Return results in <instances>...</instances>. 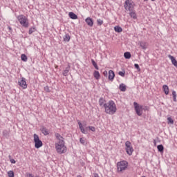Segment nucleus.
I'll return each instance as SVG.
<instances>
[{"instance_id": "nucleus-39", "label": "nucleus", "mask_w": 177, "mask_h": 177, "mask_svg": "<svg viewBox=\"0 0 177 177\" xmlns=\"http://www.w3.org/2000/svg\"><path fill=\"white\" fill-rule=\"evenodd\" d=\"M103 75H104V77H107V75H108L107 71H105L103 72Z\"/></svg>"}, {"instance_id": "nucleus-3", "label": "nucleus", "mask_w": 177, "mask_h": 177, "mask_svg": "<svg viewBox=\"0 0 177 177\" xmlns=\"http://www.w3.org/2000/svg\"><path fill=\"white\" fill-rule=\"evenodd\" d=\"M17 19L19 24H21V26H22L24 28H28V27H30V21H28V18H27L26 15H18L17 17Z\"/></svg>"}, {"instance_id": "nucleus-37", "label": "nucleus", "mask_w": 177, "mask_h": 177, "mask_svg": "<svg viewBox=\"0 0 177 177\" xmlns=\"http://www.w3.org/2000/svg\"><path fill=\"white\" fill-rule=\"evenodd\" d=\"M80 142L82 145H85V140H84V138H80Z\"/></svg>"}, {"instance_id": "nucleus-46", "label": "nucleus", "mask_w": 177, "mask_h": 177, "mask_svg": "<svg viewBox=\"0 0 177 177\" xmlns=\"http://www.w3.org/2000/svg\"><path fill=\"white\" fill-rule=\"evenodd\" d=\"M145 1H147V0H144Z\"/></svg>"}, {"instance_id": "nucleus-32", "label": "nucleus", "mask_w": 177, "mask_h": 177, "mask_svg": "<svg viewBox=\"0 0 177 177\" xmlns=\"http://www.w3.org/2000/svg\"><path fill=\"white\" fill-rule=\"evenodd\" d=\"M8 177H15V172L12 170L8 171Z\"/></svg>"}, {"instance_id": "nucleus-31", "label": "nucleus", "mask_w": 177, "mask_h": 177, "mask_svg": "<svg viewBox=\"0 0 177 177\" xmlns=\"http://www.w3.org/2000/svg\"><path fill=\"white\" fill-rule=\"evenodd\" d=\"M131 53L129 52H126L124 53V57L126 58V59H129L131 57Z\"/></svg>"}, {"instance_id": "nucleus-10", "label": "nucleus", "mask_w": 177, "mask_h": 177, "mask_svg": "<svg viewBox=\"0 0 177 177\" xmlns=\"http://www.w3.org/2000/svg\"><path fill=\"white\" fill-rule=\"evenodd\" d=\"M85 21L86 24L88 26V27H93V19L92 18L88 17L86 19Z\"/></svg>"}, {"instance_id": "nucleus-33", "label": "nucleus", "mask_w": 177, "mask_h": 177, "mask_svg": "<svg viewBox=\"0 0 177 177\" xmlns=\"http://www.w3.org/2000/svg\"><path fill=\"white\" fill-rule=\"evenodd\" d=\"M167 123L168 124H174V120H173V118H171V117L167 118Z\"/></svg>"}, {"instance_id": "nucleus-6", "label": "nucleus", "mask_w": 177, "mask_h": 177, "mask_svg": "<svg viewBox=\"0 0 177 177\" xmlns=\"http://www.w3.org/2000/svg\"><path fill=\"white\" fill-rule=\"evenodd\" d=\"M34 142H35V147L36 149H39L40 147H42V141L39 140V136L37 134H34Z\"/></svg>"}, {"instance_id": "nucleus-21", "label": "nucleus", "mask_w": 177, "mask_h": 177, "mask_svg": "<svg viewBox=\"0 0 177 177\" xmlns=\"http://www.w3.org/2000/svg\"><path fill=\"white\" fill-rule=\"evenodd\" d=\"M93 77L95 80H100V73L97 71H95L93 73Z\"/></svg>"}, {"instance_id": "nucleus-14", "label": "nucleus", "mask_w": 177, "mask_h": 177, "mask_svg": "<svg viewBox=\"0 0 177 177\" xmlns=\"http://www.w3.org/2000/svg\"><path fill=\"white\" fill-rule=\"evenodd\" d=\"M41 133H44L45 136L49 135V130L45 127H41L40 129Z\"/></svg>"}, {"instance_id": "nucleus-15", "label": "nucleus", "mask_w": 177, "mask_h": 177, "mask_svg": "<svg viewBox=\"0 0 177 177\" xmlns=\"http://www.w3.org/2000/svg\"><path fill=\"white\" fill-rule=\"evenodd\" d=\"M139 45L142 48V49H144L145 50H146V49H147V42L140 41Z\"/></svg>"}, {"instance_id": "nucleus-23", "label": "nucleus", "mask_w": 177, "mask_h": 177, "mask_svg": "<svg viewBox=\"0 0 177 177\" xmlns=\"http://www.w3.org/2000/svg\"><path fill=\"white\" fill-rule=\"evenodd\" d=\"M105 100H104L103 97L100 98L99 100V104L101 107H104V104H106V103H104Z\"/></svg>"}, {"instance_id": "nucleus-27", "label": "nucleus", "mask_w": 177, "mask_h": 177, "mask_svg": "<svg viewBox=\"0 0 177 177\" xmlns=\"http://www.w3.org/2000/svg\"><path fill=\"white\" fill-rule=\"evenodd\" d=\"M35 31H37V29L35 28V27H31L29 29L28 34L31 35V34H32V32H35Z\"/></svg>"}, {"instance_id": "nucleus-4", "label": "nucleus", "mask_w": 177, "mask_h": 177, "mask_svg": "<svg viewBox=\"0 0 177 177\" xmlns=\"http://www.w3.org/2000/svg\"><path fill=\"white\" fill-rule=\"evenodd\" d=\"M117 168L119 172H122V171H125V169L128 168V162H127L126 160H123L118 162Z\"/></svg>"}, {"instance_id": "nucleus-19", "label": "nucleus", "mask_w": 177, "mask_h": 177, "mask_svg": "<svg viewBox=\"0 0 177 177\" xmlns=\"http://www.w3.org/2000/svg\"><path fill=\"white\" fill-rule=\"evenodd\" d=\"M3 136H4V138H6L8 139V138H9V136H10V131L8 130H3Z\"/></svg>"}, {"instance_id": "nucleus-26", "label": "nucleus", "mask_w": 177, "mask_h": 177, "mask_svg": "<svg viewBox=\"0 0 177 177\" xmlns=\"http://www.w3.org/2000/svg\"><path fill=\"white\" fill-rule=\"evenodd\" d=\"M157 149L160 153L164 152V146L162 145H159L157 146Z\"/></svg>"}, {"instance_id": "nucleus-7", "label": "nucleus", "mask_w": 177, "mask_h": 177, "mask_svg": "<svg viewBox=\"0 0 177 177\" xmlns=\"http://www.w3.org/2000/svg\"><path fill=\"white\" fill-rule=\"evenodd\" d=\"M133 106H134L136 114L139 115V117H140V115L143 114V106L138 104V102H133Z\"/></svg>"}, {"instance_id": "nucleus-16", "label": "nucleus", "mask_w": 177, "mask_h": 177, "mask_svg": "<svg viewBox=\"0 0 177 177\" xmlns=\"http://www.w3.org/2000/svg\"><path fill=\"white\" fill-rule=\"evenodd\" d=\"M129 16L132 19H134V20H136V19H138V17L136 16V12L134 10L130 11Z\"/></svg>"}, {"instance_id": "nucleus-30", "label": "nucleus", "mask_w": 177, "mask_h": 177, "mask_svg": "<svg viewBox=\"0 0 177 177\" xmlns=\"http://www.w3.org/2000/svg\"><path fill=\"white\" fill-rule=\"evenodd\" d=\"M172 96H173V100L174 102H177V100H176V91H172Z\"/></svg>"}, {"instance_id": "nucleus-20", "label": "nucleus", "mask_w": 177, "mask_h": 177, "mask_svg": "<svg viewBox=\"0 0 177 177\" xmlns=\"http://www.w3.org/2000/svg\"><path fill=\"white\" fill-rule=\"evenodd\" d=\"M119 89L121 92H125V91H127V86L122 83L119 86Z\"/></svg>"}, {"instance_id": "nucleus-22", "label": "nucleus", "mask_w": 177, "mask_h": 177, "mask_svg": "<svg viewBox=\"0 0 177 177\" xmlns=\"http://www.w3.org/2000/svg\"><path fill=\"white\" fill-rule=\"evenodd\" d=\"M162 89L165 93V95H169V87L167 85H163Z\"/></svg>"}, {"instance_id": "nucleus-42", "label": "nucleus", "mask_w": 177, "mask_h": 177, "mask_svg": "<svg viewBox=\"0 0 177 177\" xmlns=\"http://www.w3.org/2000/svg\"><path fill=\"white\" fill-rule=\"evenodd\" d=\"M94 177H100V176H99V174H94Z\"/></svg>"}, {"instance_id": "nucleus-43", "label": "nucleus", "mask_w": 177, "mask_h": 177, "mask_svg": "<svg viewBox=\"0 0 177 177\" xmlns=\"http://www.w3.org/2000/svg\"><path fill=\"white\" fill-rule=\"evenodd\" d=\"M9 30H12V28L10 26H8Z\"/></svg>"}, {"instance_id": "nucleus-5", "label": "nucleus", "mask_w": 177, "mask_h": 177, "mask_svg": "<svg viewBox=\"0 0 177 177\" xmlns=\"http://www.w3.org/2000/svg\"><path fill=\"white\" fill-rule=\"evenodd\" d=\"M124 9L129 12L133 11L135 9L133 1L132 0H126L124 2Z\"/></svg>"}, {"instance_id": "nucleus-44", "label": "nucleus", "mask_w": 177, "mask_h": 177, "mask_svg": "<svg viewBox=\"0 0 177 177\" xmlns=\"http://www.w3.org/2000/svg\"><path fill=\"white\" fill-rule=\"evenodd\" d=\"M77 177H82L81 175H77Z\"/></svg>"}, {"instance_id": "nucleus-8", "label": "nucleus", "mask_w": 177, "mask_h": 177, "mask_svg": "<svg viewBox=\"0 0 177 177\" xmlns=\"http://www.w3.org/2000/svg\"><path fill=\"white\" fill-rule=\"evenodd\" d=\"M125 146H126V153L129 156H132V153H133V147H132V144L129 141H127L125 142Z\"/></svg>"}, {"instance_id": "nucleus-35", "label": "nucleus", "mask_w": 177, "mask_h": 177, "mask_svg": "<svg viewBox=\"0 0 177 177\" xmlns=\"http://www.w3.org/2000/svg\"><path fill=\"white\" fill-rule=\"evenodd\" d=\"M97 24L98 26H102V24H103V20L100 19H97Z\"/></svg>"}, {"instance_id": "nucleus-38", "label": "nucleus", "mask_w": 177, "mask_h": 177, "mask_svg": "<svg viewBox=\"0 0 177 177\" xmlns=\"http://www.w3.org/2000/svg\"><path fill=\"white\" fill-rule=\"evenodd\" d=\"M134 67H135V68H136L137 70H139V71H140V67H139V64H135Z\"/></svg>"}, {"instance_id": "nucleus-34", "label": "nucleus", "mask_w": 177, "mask_h": 177, "mask_svg": "<svg viewBox=\"0 0 177 177\" xmlns=\"http://www.w3.org/2000/svg\"><path fill=\"white\" fill-rule=\"evenodd\" d=\"M87 128L90 129V131H92V132H95L96 131V129L95 128V127H93V126H88Z\"/></svg>"}, {"instance_id": "nucleus-12", "label": "nucleus", "mask_w": 177, "mask_h": 177, "mask_svg": "<svg viewBox=\"0 0 177 177\" xmlns=\"http://www.w3.org/2000/svg\"><path fill=\"white\" fill-rule=\"evenodd\" d=\"M168 57L170 59L172 64L177 68V60L174 57V56L169 55Z\"/></svg>"}, {"instance_id": "nucleus-36", "label": "nucleus", "mask_w": 177, "mask_h": 177, "mask_svg": "<svg viewBox=\"0 0 177 177\" xmlns=\"http://www.w3.org/2000/svg\"><path fill=\"white\" fill-rule=\"evenodd\" d=\"M119 75H120V77H125V71H120L118 73Z\"/></svg>"}, {"instance_id": "nucleus-40", "label": "nucleus", "mask_w": 177, "mask_h": 177, "mask_svg": "<svg viewBox=\"0 0 177 177\" xmlns=\"http://www.w3.org/2000/svg\"><path fill=\"white\" fill-rule=\"evenodd\" d=\"M44 91H46V92H49V87L48 86H45Z\"/></svg>"}, {"instance_id": "nucleus-45", "label": "nucleus", "mask_w": 177, "mask_h": 177, "mask_svg": "<svg viewBox=\"0 0 177 177\" xmlns=\"http://www.w3.org/2000/svg\"><path fill=\"white\" fill-rule=\"evenodd\" d=\"M151 1H152V2H154V1H156V0H151Z\"/></svg>"}, {"instance_id": "nucleus-41", "label": "nucleus", "mask_w": 177, "mask_h": 177, "mask_svg": "<svg viewBox=\"0 0 177 177\" xmlns=\"http://www.w3.org/2000/svg\"><path fill=\"white\" fill-rule=\"evenodd\" d=\"M11 164H16V160L15 159H10Z\"/></svg>"}, {"instance_id": "nucleus-28", "label": "nucleus", "mask_w": 177, "mask_h": 177, "mask_svg": "<svg viewBox=\"0 0 177 177\" xmlns=\"http://www.w3.org/2000/svg\"><path fill=\"white\" fill-rule=\"evenodd\" d=\"M91 63L93 66L95 67V70H99V66H97V64H96V62H95L93 59H91Z\"/></svg>"}, {"instance_id": "nucleus-18", "label": "nucleus", "mask_w": 177, "mask_h": 177, "mask_svg": "<svg viewBox=\"0 0 177 177\" xmlns=\"http://www.w3.org/2000/svg\"><path fill=\"white\" fill-rule=\"evenodd\" d=\"M64 42H70V39H71V37H70V35L68 33H66L64 36Z\"/></svg>"}, {"instance_id": "nucleus-24", "label": "nucleus", "mask_w": 177, "mask_h": 177, "mask_svg": "<svg viewBox=\"0 0 177 177\" xmlns=\"http://www.w3.org/2000/svg\"><path fill=\"white\" fill-rule=\"evenodd\" d=\"M114 30L115 32H122V28L119 26H116L114 27Z\"/></svg>"}, {"instance_id": "nucleus-9", "label": "nucleus", "mask_w": 177, "mask_h": 177, "mask_svg": "<svg viewBox=\"0 0 177 177\" xmlns=\"http://www.w3.org/2000/svg\"><path fill=\"white\" fill-rule=\"evenodd\" d=\"M19 85L23 89H27V82H26V78L21 77V80L19 81Z\"/></svg>"}, {"instance_id": "nucleus-13", "label": "nucleus", "mask_w": 177, "mask_h": 177, "mask_svg": "<svg viewBox=\"0 0 177 177\" xmlns=\"http://www.w3.org/2000/svg\"><path fill=\"white\" fill-rule=\"evenodd\" d=\"M114 77H115V74L114 73V71L112 70H110L109 71V81H113L114 80Z\"/></svg>"}, {"instance_id": "nucleus-25", "label": "nucleus", "mask_w": 177, "mask_h": 177, "mask_svg": "<svg viewBox=\"0 0 177 177\" xmlns=\"http://www.w3.org/2000/svg\"><path fill=\"white\" fill-rule=\"evenodd\" d=\"M68 71H70V66L66 68V69L63 72V75L64 77H67L68 75Z\"/></svg>"}, {"instance_id": "nucleus-17", "label": "nucleus", "mask_w": 177, "mask_h": 177, "mask_svg": "<svg viewBox=\"0 0 177 177\" xmlns=\"http://www.w3.org/2000/svg\"><path fill=\"white\" fill-rule=\"evenodd\" d=\"M68 16L70 19H72L73 20H77V19H78V16L73 12H69Z\"/></svg>"}, {"instance_id": "nucleus-2", "label": "nucleus", "mask_w": 177, "mask_h": 177, "mask_svg": "<svg viewBox=\"0 0 177 177\" xmlns=\"http://www.w3.org/2000/svg\"><path fill=\"white\" fill-rule=\"evenodd\" d=\"M105 113L113 115L117 113V105L115 102L113 100H110L108 102L104 104Z\"/></svg>"}, {"instance_id": "nucleus-11", "label": "nucleus", "mask_w": 177, "mask_h": 177, "mask_svg": "<svg viewBox=\"0 0 177 177\" xmlns=\"http://www.w3.org/2000/svg\"><path fill=\"white\" fill-rule=\"evenodd\" d=\"M77 124L79 125V128H80L82 133L86 135V133H88V131H86V130H85V129L84 128V126L82 125V123H81L80 121H78Z\"/></svg>"}, {"instance_id": "nucleus-29", "label": "nucleus", "mask_w": 177, "mask_h": 177, "mask_svg": "<svg viewBox=\"0 0 177 177\" xmlns=\"http://www.w3.org/2000/svg\"><path fill=\"white\" fill-rule=\"evenodd\" d=\"M21 59L22 62H27V60H28L27 55H26V54H22L21 55Z\"/></svg>"}, {"instance_id": "nucleus-1", "label": "nucleus", "mask_w": 177, "mask_h": 177, "mask_svg": "<svg viewBox=\"0 0 177 177\" xmlns=\"http://www.w3.org/2000/svg\"><path fill=\"white\" fill-rule=\"evenodd\" d=\"M55 136L57 139V142L55 144L57 153L59 154H64L65 153H67V147H66L64 138L58 133H55Z\"/></svg>"}]
</instances>
